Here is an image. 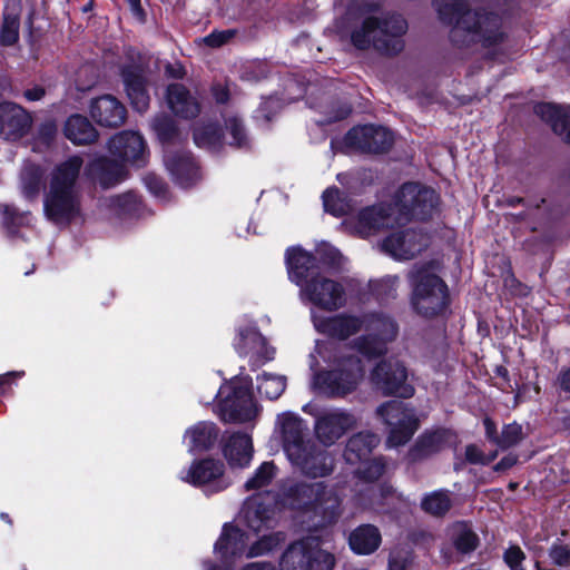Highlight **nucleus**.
<instances>
[{
    "instance_id": "45",
    "label": "nucleus",
    "mask_w": 570,
    "mask_h": 570,
    "mask_svg": "<svg viewBox=\"0 0 570 570\" xmlns=\"http://www.w3.org/2000/svg\"><path fill=\"white\" fill-rule=\"evenodd\" d=\"M153 128L161 142H169L177 136V128L167 116L156 117L153 121Z\"/></svg>"
},
{
    "instance_id": "22",
    "label": "nucleus",
    "mask_w": 570,
    "mask_h": 570,
    "mask_svg": "<svg viewBox=\"0 0 570 570\" xmlns=\"http://www.w3.org/2000/svg\"><path fill=\"white\" fill-rule=\"evenodd\" d=\"M392 141L390 130L373 125L354 127L345 136L347 146L368 153H382L392 145Z\"/></svg>"
},
{
    "instance_id": "3",
    "label": "nucleus",
    "mask_w": 570,
    "mask_h": 570,
    "mask_svg": "<svg viewBox=\"0 0 570 570\" xmlns=\"http://www.w3.org/2000/svg\"><path fill=\"white\" fill-rule=\"evenodd\" d=\"M288 278L299 287V299L309 304L311 311L318 308L335 312L345 305L344 286L321 272L318 261L301 247L286 252Z\"/></svg>"
},
{
    "instance_id": "12",
    "label": "nucleus",
    "mask_w": 570,
    "mask_h": 570,
    "mask_svg": "<svg viewBox=\"0 0 570 570\" xmlns=\"http://www.w3.org/2000/svg\"><path fill=\"white\" fill-rule=\"evenodd\" d=\"M376 414L390 426L386 440L389 448L405 444L419 428V420L413 410L407 409L399 401L383 403L376 409Z\"/></svg>"
},
{
    "instance_id": "43",
    "label": "nucleus",
    "mask_w": 570,
    "mask_h": 570,
    "mask_svg": "<svg viewBox=\"0 0 570 570\" xmlns=\"http://www.w3.org/2000/svg\"><path fill=\"white\" fill-rule=\"evenodd\" d=\"M19 38V17L16 13H6L0 31V42L6 46L13 45Z\"/></svg>"
},
{
    "instance_id": "33",
    "label": "nucleus",
    "mask_w": 570,
    "mask_h": 570,
    "mask_svg": "<svg viewBox=\"0 0 570 570\" xmlns=\"http://www.w3.org/2000/svg\"><path fill=\"white\" fill-rule=\"evenodd\" d=\"M351 549L357 554H370L381 543V534L374 525L365 524L355 529L348 538Z\"/></svg>"
},
{
    "instance_id": "26",
    "label": "nucleus",
    "mask_w": 570,
    "mask_h": 570,
    "mask_svg": "<svg viewBox=\"0 0 570 570\" xmlns=\"http://www.w3.org/2000/svg\"><path fill=\"white\" fill-rule=\"evenodd\" d=\"M90 115L100 126L118 127L126 119V108L114 96L105 95L91 101Z\"/></svg>"
},
{
    "instance_id": "50",
    "label": "nucleus",
    "mask_w": 570,
    "mask_h": 570,
    "mask_svg": "<svg viewBox=\"0 0 570 570\" xmlns=\"http://www.w3.org/2000/svg\"><path fill=\"white\" fill-rule=\"evenodd\" d=\"M497 455V452H492L490 455H487L474 444H470L465 448V459L472 464L487 465L492 462Z\"/></svg>"
},
{
    "instance_id": "46",
    "label": "nucleus",
    "mask_w": 570,
    "mask_h": 570,
    "mask_svg": "<svg viewBox=\"0 0 570 570\" xmlns=\"http://www.w3.org/2000/svg\"><path fill=\"white\" fill-rule=\"evenodd\" d=\"M360 463L362 464V468L357 469L356 473L360 479L365 481L372 482L379 479L384 472V464L380 459L372 461H368L367 459L365 462Z\"/></svg>"
},
{
    "instance_id": "60",
    "label": "nucleus",
    "mask_w": 570,
    "mask_h": 570,
    "mask_svg": "<svg viewBox=\"0 0 570 570\" xmlns=\"http://www.w3.org/2000/svg\"><path fill=\"white\" fill-rule=\"evenodd\" d=\"M213 95L217 102L224 104L228 99V91L223 86H215L213 87Z\"/></svg>"
},
{
    "instance_id": "42",
    "label": "nucleus",
    "mask_w": 570,
    "mask_h": 570,
    "mask_svg": "<svg viewBox=\"0 0 570 570\" xmlns=\"http://www.w3.org/2000/svg\"><path fill=\"white\" fill-rule=\"evenodd\" d=\"M194 140L199 147L215 149L220 145L222 136L217 126L207 125L195 128Z\"/></svg>"
},
{
    "instance_id": "35",
    "label": "nucleus",
    "mask_w": 570,
    "mask_h": 570,
    "mask_svg": "<svg viewBox=\"0 0 570 570\" xmlns=\"http://www.w3.org/2000/svg\"><path fill=\"white\" fill-rule=\"evenodd\" d=\"M449 535L458 551L468 553L478 547V535L465 522H456L449 529Z\"/></svg>"
},
{
    "instance_id": "7",
    "label": "nucleus",
    "mask_w": 570,
    "mask_h": 570,
    "mask_svg": "<svg viewBox=\"0 0 570 570\" xmlns=\"http://www.w3.org/2000/svg\"><path fill=\"white\" fill-rule=\"evenodd\" d=\"M111 155L122 163L100 158L91 164V173L104 188L122 181L127 175L124 163L141 166L146 160V142L136 131H121L109 141Z\"/></svg>"
},
{
    "instance_id": "34",
    "label": "nucleus",
    "mask_w": 570,
    "mask_h": 570,
    "mask_svg": "<svg viewBox=\"0 0 570 570\" xmlns=\"http://www.w3.org/2000/svg\"><path fill=\"white\" fill-rule=\"evenodd\" d=\"M42 176L43 171L39 165H24L20 176V187L24 198L33 200L38 197L41 188Z\"/></svg>"
},
{
    "instance_id": "62",
    "label": "nucleus",
    "mask_w": 570,
    "mask_h": 570,
    "mask_svg": "<svg viewBox=\"0 0 570 570\" xmlns=\"http://www.w3.org/2000/svg\"><path fill=\"white\" fill-rule=\"evenodd\" d=\"M517 462V459L514 456H511V455H508V456H504L503 459H501L500 462L497 463L495 465V471H503V470H507L511 466H513Z\"/></svg>"
},
{
    "instance_id": "18",
    "label": "nucleus",
    "mask_w": 570,
    "mask_h": 570,
    "mask_svg": "<svg viewBox=\"0 0 570 570\" xmlns=\"http://www.w3.org/2000/svg\"><path fill=\"white\" fill-rule=\"evenodd\" d=\"M127 56L130 63L121 66L126 91L132 107L139 112H145L149 106V96L145 88L142 57L132 49L128 50Z\"/></svg>"
},
{
    "instance_id": "15",
    "label": "nucleus",
    "mask_w": 570,
    "mask_h": 570,
    "mask_svg": "<svg viewBox=\"0 0 570 570\" xmlns=\"http://www.w3.org/2000/svg\"><path fill=\"white\" fill-rule=\"evenodd\" d=\"M357 419L343 409H332L321 413L314 423V433L324 446L335 444L350 430L356 426Z\"/></svg>"
},
{
    "instance_id": "8",
    "label": "nucleus",
    "mask_w": 570,
    "mask_h": 570,
    "mask_svg": "<svg viewBox=\"0 0 570 570\" xmlns=\"http://www.w3.org/2000/svg\"><path fill=\"white\" fill-rule=\"evenodd\" d=\"M406 30L407 23L400 14L385 16L382 19L370 17L361 28L352 32L351 41L361 50L373 47L380 52L394 55L403 49L402 37Z\"/></svg>"
},
{
    "instance_id": "37",
    "label": "nucleus",
    "mask_w": 570,
    "mask_h": 570,
    "mask_svg": "<svg viewBox=\"0 0 570 570\" xmlns=\"http://www.w3.org/2000/svg\"><path fill=\"white\" fill-rule=\"evenodd\" d=\"M286 383L284 375L263 373L257 376V390L268 400H277L284 393Z\"/></svg>"
},
{
    "instance_id": "9",
    "label": "nucleus",
    "mask_w": 570,
    "mask_h": 570,
    "mask_svg": "<svg viewBox=\"0 0 570 570\" xmlns=\"http://www.w3.org/2000/svg\"><path fill=\"white\" fill-rule=\"evenodd\" d=\"M412 286L413 308L425 317L442 312L446 305L448 288L430 266H415L409 275Z\"/></svg>"
},
{
    "instance_id": "27",
    "label": "nucleus",
    "mask_w": 570,
    "mask_h": 570,
    "mask_svg": "<svg viewBox=\"0 0 570 570\" xmlns=\"http://www.w3.org/2000/svg\"><path fill=\"white\" fill-rule=\"evenodd\" d=\"M534 112L550 124L552 130L570 142V108L550 102H541L534 107Z\"/></svg>"
},
{
    "instance_id": "2",
    "label": "nucleus",
    "mask_w": 570,
    "mask_h": 570,
    "mask_svg": "<svg viewBox=\"0 0 570 570\" xmlns=\"http://www.w3.org/2000/svg\"><path fill=\"white\" fill-rule=\"evenodd\" d=\"M439 196L434 189L415 183L404 184L393 205L363 209L355 223V232L367 237L382 228H394L416 219L425 220L435 213Z\"/></svg>"
},
{
    "instance_id": "53",
    "label": "nucleus",
    "mask_w": 570,
    "mask_h": 570,
    "mask_svg": "<svg viewBox=\"0 0 570 570\" xmlns=\"http://www.w3.org/2000/svg\"><path fill=\"white\" fill-rule=\"evenodd\" d=\"M282 108L281 100L277 97H269L265 99L258 109V112L266 120H269L273 114H276Z\"/></svg>"
},
{
    "instance_id": "52",
    "label": "nucleus",
    "mask_w": 570,
    "mask_h": 570,
    "mask_svg": "<svg viewBox=\"0 0 570 570\" xmlns=\"http://www.w3.org/2000/svg\"><path fill=\"white\" fill-rule=\"evenodd\" d=\"M524 558L525 556L523 551L517 546L510 547L504 553V560L511 570H525L522 567Z\"/></svg>"
},
{
    "instance_id": "48",
    "label": "nucleus",
    "mask_w": 570,
    "mask_h": 570,
    "mask_svg": "<svg viewBox=\"0 0 570 570\" xmlns=\"http://www.w3.org/2000/svg\"><path fill=\"white\" fill-rule=\"evenodd\" d=\"M399 283L397 276L387 275L371 283L373 292L381 298L392 296Z\"/></svg>"
},
{
    "instance_id": "44",
    "label": "nucleus",
    "mask_w": 570,
    "mask_h": 570,
    "mask_svg": "<svg viewBox=\"0 0 570 570\" xmlns=\"http://www.w3.org/2000/svg\"><path fill=\"white\" fill-rule=\"evenodd\" d=\"M108 206L118 215L132 214L138 207V198L134 193H126L111 197L108 200Z\"/></svg>"
},
{
    "instance_id": "14",
    "label": "nucleus",
    "mask_w": 570,
    "mask_h": 570,
    "mask_svg": "<svg viewBox=\"0 0 570 570\" xmlns=\"http://www.w3.org/2000/svg\"><path fill=\"white\" fill-rule=\"evenodd\" d=\"M429 245V236L412 227L394 230L381 244L384 253L397 261H409L419 255Z\"/></svg>"
},
{
    "instance_id": "11",
    "label": "nucleus",
    "mask_w": 570,
    "mask_h": 570,
    "mask_svg": "<svg viewBox=\"0 0 570 570\" xmlns=\"http://www.w3.org/2000/svg\"><path fill=\"white\" fill-rule=\"evenodd\" d=\"M334 564V556L322 549L315 535L291 543L279 561L281 570H333Z\"/></svg>"
},
{
    "instance_id": "31",
    "label": "nucleus",
    "mask_w": 570,
    "mask_h": 570,
    "mask_svg": "<svg viewBox=\"0 0 570 570\" xmlns=\"http://www.w3.org/2000/svg\"><path fill=\"white\" fill-rule=\"evenodd\" d=\"M63 131L65 136L75 145H89L98 137L96 128L81 115L70 116Z\"/></svg>"
},
{
    "instance_id": "63",
    "label": "nucleus",
    "mask_w": 570,
    "mask_h": 570,
    "mask_svg": "<svg viewBox=\"0 0 570 570\" xmlns=\"http://www.w3.org/2000/svg\"><path fill=\"white\" fill-rule=\"evenodd\" d=\"M166 73L173 78H183L184 76V68L179 63L175 65H168L166 67Z\"/></svg>"
},
{
    "instance_id": "4",
    "label": "nucleus",
    "mask_w": 570,
    "mask_h": 570,
    "mask_svg": "<svg viewBox=\"0 0 570 570\" xmlns=\"http://www.w3.org/2000/svg\"><path fill=\"white\" fill-rule=\"evenodd\" d=\"M82 165L81 157L71 156L59 163L49 175L48 188L43 194V214L57 226H68L81 215L77 180Z\"/></svg>"
},
{
    "instance_id": "36",
    "label": "nucleus",
    "mask_w": 570,
    "mask_h": 570,
    "mask_svg": "<svg viewBox=\"0 0 570 570\" xmlns=\"http://www.w3.org/2000/svg\"><path fill=\"white\" fill-rule=\"evenodd\" d=\"M446 433L444 431H435L423 434L411 451L413 459L428 456L440 451L445 442Z\"/></svg>"
},
{
    "instance_id": "10",
    "label": "nucleus",
    "mask_w": 570,
    "mask_h": 570,
    "mask_svg": "<svg viewBox=\"0 0 570 570\" xmlns=\"http://www.w3.org/2000/svg\"><path fill=\"white\" fill-rule=\"evenodd\" d=\"M252 381L242 377L224 384L216 394L218 397L217 412L226 422H247L255 417L257 407L254 402Z\"/></svg>"
},
{
    "instance_id": "58",
    "label": "nucleus",
    "mask_w": 570,
    "mask_h": 570,
    "mask_svg": "<svg viewBox=\"0 0 570 570\" xmlns=\"http://www.w3.org/2000/svg\"><path fill=\"white\" fill-rule=\"evenodd\" d=\"M487 438L497 444L499 436L497 435L495 423L490 419L485 417L483 421Z\"/></svg>"
},
{
    "instance_id": "56",
    "label": "nucleus",
    "mask_w": 570,
    "mask_h": 570,
    "mask_svg": "<svg viewBox=\"0 0 570 570\" xmlns=\"http://www.w3.org/2000/svg\"><path fill=\"white\" fill-rule=\"evenodd\" d=\"M145 184L148 187V189L157 196L161 195L165 191L164 183L161 181V179H159L156 176H153V175L146 176Z\"/></svg>"
},
{
    "instance_id": "20",
    "label": "nucleus",
    "mask_w": 570,
    "mask_h": 570,
    "mask_svg": "<svg viewBox=\"0 0 570 570\" xmlns=\"http://www.w3.org/2000/svg\"><path fill=\"white\" fill-rule=\"evenodd\" d=\"M288 460L301 473L313 479L327 476L334 471L332 454L320 449L313 441L298 451L296 458L291 456Z\"/></svg>"
},
{
    "instance_id": "5",
    "label": "nucleus",
    "mask_w": 570,
    "mask_h": 570,
    "mask_svg": "<svg viewBox=\"0 0 570 570\" xmlns=\"http://www.w3.org/2000/svg\"><path fill=\"white\" fill-rule=\"evenodd\" d=\"M440 19L453 24L451 38L456 43L474 41L491 47L502 41L501 19L493 13L471 12L465 0H435Z\"/></svg>"
},
{
    "instance_id": "24",
    "label": "nucleus",
    "mask_w": 570,
    "mask_h": 570,
    "mask_svg": "<svg viewBox=\"0 0 570 570\" xmlns=\"http://www.w3.org/2000/svg\"><path fill=\"white\" fill-rule=\"evenodd\" d=\"M164 161L174 179L181 187L191 186L200 177L198 166L189 153L166 149Z\"/></svg>"
},
{
    "instance_id": "21",
    "label": "nucleus",
    "mask_w": 570,
    "mask_h": 570,
    "mask_svg": "<svg viewBox=\"0 0 570 570\" xmlns=\"http://www.w3.org/2000/svg\"><path fill=\"white\" fill-rule=\"evenodd\" d=\"M276 431L281 435L287 459L291 456L296 458L297 452L312 442V440L306 438V424L298 415L292 412H285L277 416Z\"/></svg>"
},
{
    "instance_id": "49",
    "label": "nucleus",
    "mask_w": 570,
    "mask_h": 570,
    "mask_svg": "<svg viewBox=\"0 0 570 570\" xmlns=\"http://www.w3.org/2000/svg\"><path fill=\"white\" fill-rule=\"evenodd\" d=\"M226 130L230 136V145H235L237 147H243L247 142V136L242 122L236 118H229L226 120Z\"/></svg>"
},
{
    "instance_id": "40",
    "label": "nucleus",
    "mask_w": 570,
    "mask_h": 570,
    "mask_svg": "<svg viewBox=\"0 0 570 570\" xmlns=\"http://www.w3.org/2000/svg\"><path fill=\"white\" fill-rule=\"evenodd\" d=\"M323 205L326 212L337 217L347 215L352 210V205L341 196L337 188H327L323 193Z\"/></svg>"
},
{
    "instance_id": "51",
    "label": "nucleus",
    "mask_w": 570,
    "mask_h": 570,
    "mask_svg": "<svg viewBox=\"0 0 570 570\" xmlns=\"http://www.w3.org/2000/svg\"><path fill=\"white\" fill-rule=\"evenodd\" d=\"M549 556L556 566H570V547L567 544L554 543L550 549Z\"/></svg>"
},
{
    "instance_id": "19",
    "label": "nucleus",
    "mask_w": 570,
    "mask_h": 570,
    "mask_svg": "<svg viewBox=\"0 0 570 570\" xmlns=\"http://www.w3.org/2000/svg\"><path fill=\"white\" fill-rule=\"evenodd\" d=\"M235 348L239 356L248 360L252 370L272 361L275 355V350L268 346L266 338L255 327L239 330Z\"/></svg>"
},
{
    "instance_id": "16",
    "label": "nucleus",
    "mask_w": 570,
    "mask_h": 570,
    "mask_svg": "<svg viewBox=\"0 0 570 570\" xmlns=\"http://www.w3.org/2000/svg\"><path fill=\"white\" fill-rule=\"evenodd\" d=\"M240 515L246 525L256 533L274 528L277 523L275 498L269 493L249 497L244 502Z\"/></svg>"
},
{
    "instance_id": "32",
    "label": "nucleus",
    "mask_w": 570,
    "mask_h": 570,
    "mask_svg": "<svg viewBox=\"0 0 570 570\" xmlns=\"http://www.w3.org/2000/svg\"><path fill=\"white\" fill-rule=\"evenodd\" d=\"M217 435L218 432L215 424L199 422L186 431L185 439L190 452H200L213 446Z\"/></svg>"
},
{
    "instance_id": "6",
    "label": "nucleus",
    "mask_w": 570,
    "mask_h": 570,
    "mask_svg": "<svg viewBox=\"0 0 570 570\" xmlns=\"http://www.w3.org/2000/svg\"><path fill=\"white\" fill-rule=\"evenodd\" d=\"M285 503L308 517V529L332 524L341 515V499L323 482L296 484L288 490Z\"/></svg>"
},
{
    "instance_id": "28",
    "label": "nucleus",
    "mask_w": 570,
    "mask_h": 570,
    "mask_svg": "<svg viewBox=\"0 0 570 570\" xmlns=\"http://www.w3.org/2000/svg\"><path fill=\"white\" fill-rule=\"evenodd\" d=\"M224 455L233 469L247 468L253 458V443L248 434H233L225 448Z\"/></svg>"
},
{
    "instance_id": "47",
    "label": "nucleus",
    "mask_w": 570,
    "mask_h": 570,
    "mask_svg": "<svg viewBox=\"0 0 570 570\" xmlns=\"http://www.w3.org/2000/svg\"><path fill=\"white\" fill-rule=\"evenodd\" d=\"M522 438V428L519 424L512 423L503 428L497 445L501 449H508L515 445Z\"/></svg>"
},
{
    "instance_id": "64",
    "label": "nucleus",
    "mask_w": 570,
    "mask_h": 570,
    "mask_svg": "<svg viewBox=\"0 0 570 570\" xmlns=\"http://www.w3.org/2000/svg\"><path fill=\"white\" fill-rule=\"evenodd\" d=\"M128 4L130 7V10L135 17H137L139 20L144 19V10L140 4V0H127Z\"/></svg>"
},
{
    "instance_id": "30",
    "label": "nucleus",
    "mask_w": 570,
    "mask_h": 570,
    "mask_svg": "<svg viewBox=\"0 0 570 570\" xmlns=\"http://www.w3.org/2000/svg\"><path fill=\"white\" fill-rule=\"evenodd\" d=\"M167 101L171 111L181 118H194L199 112V105L183 85H170L167 89Z\"/></svg>"
},
{
    "instance_id": "17",
    "label": "nucleus",
    "mask_w": 570,
    "mask_h": 570,
    "mask_svg": "<svg viewBox=\"0 0 570 570\" xmlns=\"http://www.w3.org/2000/svg\"><path fill=\"white\" fill-rule=\"evenodd\" d=\"M180 479L193 485L203 487L207 493L220 492L230 484L224 476V464L213 459L195 462L181 473Z\"/></svg>"
},
{
    "instance_id": "13",
    "label": "nucleus",
    "mask_w": 570,
    "mask_h": 570,
    "mask_svg": "<svg viewBox=\"0 0 570 570\" xmlns=\"http://www.w3.org/2000/svg\"><path fill=\"white\" fill-rule=\"evenodd\" d=\"M409 373L405 365L394 358L380 362L371 373L373 384L384 395H395L403 399L412 397L414 386L407 381Z\"/></svg>"
},
{
    "instance_id": "1",
    "label": "nucleus",
    "mask_w": 570,
    "mask_h": 570,
    "mask_svg": "<svg viewBox=\"0 0 570 570\" xmlns=\"http://www.w3.org/2000/svg\"><path fill=\"white\" fill-rule=\"evenodd\" d=\"M315 330L322 334L346 340L362 328L370 332L353 342V345H340L331 350L330 355L318 354L330 364L331 370L314 374L312 385L327 396H345L356 390L364 377V365L361 356L377 357L386 352V343L394 340L397 326L384 315L371 314L362 317L351 314L322 316L311 311Z\"/></svg>"
},
{
    "instance_id": "59",
    "label": "nucleus",
    "mask_w": 570,
    "mask_h": 570,
    "mask_svg": "<svg viewBox=\"0 0 570 570\" xmlns=\"http://www.w3.org/2000/svg\"><path fill=\"white\" fill-rule=\"evenodd\" d=\"M558 383L561 390L570 392V367L560 372Z\"/></svg>"
},
{
    "instance_id": "55",
    "label": "nucleus",
    "mask_w": 570,
    "mask_h": 570,
    "mask_svg": "<svg viewBox=\"0 0 570 570\" xmlns=\"http://www.w3.org/2000/svg\"><path fill=\"white\" fill-rule=\"evenodd\" d=\"M57 132V126L52 120H48L43 122L38 130V139L45 144L49 145L53 139Z\"/></svg>"
},
{
    "instance_id": "29",
    "label": "nucleus",
    "mask_w": 570,
    "mask_h": 570,
    "mask_svg": "<svg viewBox=\"0 0 570 570\" xmlns=\"http://www.w3.org/2000/svg\"><path fill=\"white\" fill-rule=\"evenodd\" d=\"M380 443V438L377 434L372 432H360L354 434L347 441L344 459L348 464H357L360 462H365L373 449L377 446Z\"/></svg>"
},
{
    "instance_id": "25",
    "label": "nucleus",
    "mask_w": 570,
    "mask_h": 570,
    "mask_svg": "<svg viewBox=\"0 0 570 570\" xmlns=\"http://www.w3.org/2000/svg\"><path fill=\"white\" fill-rule=\"evenodd\" d=\"M248 548L247 535L240 529L225 524L214 550L223 562L228 563L237 558L246 557Z\"/></svg>"
},
{
    "instance_id": "57",
    "label": "nucleus",
    "mask_w": 570,
    "mask_h": 570,
    "mask_svg": "<svg viewBox=\"0 0 570 570\" xmlns=\"http://www.w3.org/2000/svg\"><path fill=\"white\" fill-rule=\"evenodd\" d=\"M46 91L42 87L35 86L23 91V97L28 101H38L41 100L45 96Z\"/></svg>"
},
{
    "instance_id": "54",
    "label": "nucleus",
    "mask_w": 570,
    "mask_h": 570,
    "mask_svg": "<svg viewBox=\"0 0 570 570\" xmlns=\"http://www.w3.org/2000/svg\"><path fill=\"white\" fill-rule=\"evenodd\" d=\"M234 36V31H214L204 38V42L209 47H220Z\"/></svg>"
},
{
    "instance_id": "39",
    "label": "nucleus",
    "mask_w": 570,
    "mask_h": 570,
    "mask_svg": "<svg viewBox=\"0 0 570 570\" xmlns=\"http://www.w3.org/2000/svg\"><path fill=\"white\" fill-rule=\"evenodd\" d=\"M452 501L448 491L439 490L424 497L422 509L433 515L445 514L451 508Z\"/></svg>"
},
{
    "instance_id": "38",
    "label": "nucleus",
    "mask_w": 570,
    "mask_h": 570,
    "mask_svg": "<svg viewBox=\"0 0 570 570\" xmlns=\"http://www.w3.org/2000/svg\"><path fill=\"white\" fill-rule=\"evenodd\" d=\"M286 540V534L282 531L272 532L263 535L256 542L252 543L246 552V558H255L267 554L278 548Z\"/></svg>"
},
{
    "instance_id": "41",
    "label": "nucleus",
    "mask_w": 570,
    "mask_h": 570,
    "mask_svg": "<svg viewBox=\"0 0 570 570\" xmlns=\"http://www.w3.org/2000/svg\"><path fill=\"white\" fill-rule=\"evenodd\" d=\"M277 468L273 462L262 463L254 474L246 481L244 488L246 491L259 490L267 487L276 475Z\"/></svg>"
},
{
    "instance_id": "61",
    "label": "nucleus",
    "mask_w": 570,
    "mask_h": 570,
    "mask_svg": "<svg viewBox=\"0 0 570 570\" xmlns=\"http://www.w3.org/2000/svg\"><path fill=\"white\" fill-rule=\"evenodd\" d=\"M240 570H276V568L269 562H252Z\"/></svg>"
},
{
    "instance_id": "23",
    "label": "nucleus",
    "mask_w": 570,
    "mask_h": 570,
    "mask_svg": "<svg viewBox=\"0 0 570 570\" xmlns=\"http://www.w3.org/2000/svg\"><path fill=\"white\" fill-rule=\"evenodd\" d=\"M31 116L14 102H0V137L16 141L31 127Z\"/></svg>"
}]
</instances>
